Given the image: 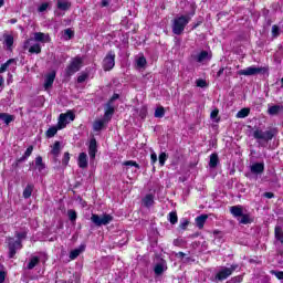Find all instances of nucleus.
<instances>
[{
  "mask_svg": "<svg viewBox=\"0 0 283 283\" xmlns=\"http://www.w3.org/2000/svg\"><path fill=\"white\" fill-rule=\"evenodd\" d=\"M252 136L259 143V145H261V147H264V143H269L270 140H273L275 136H277V129L270 128L268 130H262L260 127H254Z\"/></svg>",
  "mask_w": 283,
  "mask_h": 283,
  "instance_id": "nucleus-1",
  "label": "nucleus"
},
{
  "mask_svg": "<svg viewBox=\"0 0 283 283\" xmlns=\"http://www.w3.org/2000/svg\"><path fill=\"white\" fill-rule=\"evenodd\" d=\"M189 21H191L190 15H180L172 20V33L177 36H180L182 32H185V28L189 25Z\"/></svg>",
  "mask_w": 283,
  "mask_h": 283,
  "instance_id": "nucleus-2",
  "label": "nucleus"
},
{
  "mask_svg": "<svg viewBox=\"0 0 283 283\" xmlns=\"http://www.w3.org/2000/svg\"><path fill=\"white\" fill-rule=\"evenodd\" d=\"M83 67V57L75 56L71 60V63L65 69V75L66 76H74L76 72H80Z\"/></svg>",
  "mask_w": 283,
  "mask_h": 283,
  "instance_id": "nucleus-3",
  "label": "nucleus"
},
{
  "mask_svg": "<svg viewBox=\"0 0 283 283\" xmlns=\"http://www.w3.org/2000/svg\"><path fill=\"white\" fill-rule=\"evenodd\" d=\"M7 247L9 249V259L12 260L17 255L18 251L23 249V243L21 241H17V239L12 237H8L6 239Z\"/></svg>",
  "mask_w": 283,
  "mask_h": 283,
  "instance_id": "nucleus-4",
  "label": "nucleus"
},
{
  "mask_svg": "<svg viewBox=\"0 0 283 283\" xmlns=\"http://www.w3.org/2000/svg\"><path fill=\"white\" fill-rule=\"evenodd\" d=\"M112 220H114V217H112V214H103V216H98V214H92L91 216V221L93 222V224L95 227H105L107 224H109V222H112Z\"/></svg>",
  "mask_w": 283,
  "mask_h": 283,
  "instance_id": "nucleus-5",
  "label": "nucleus"
},
{
  "mask_svg": "<svg viewBox=\"0 0 283 283\" xmlns=\"http://www.w3.org/2000/svg\"><path fill=\"white\" fill-rule=\"evenodd\" d=\"M76 118V115L72 113V111H69L67 113H62L59 116V122H57V128L59 129H65L67 127L69 123L74 120Z\"/></svg>",
  "mask_w": 283,
  "mask_h": 283,
  "instance_id": "nucleus-6",
  "label": "nucleus"
},
{
  "mask_svg": "<svg viewBox=\"0 0 283 283\" xmlns=\"http://www.w3.org/2000/svg\"><path fill=\"white\" fill-rule=\"evenodd\" d=\"M115 65H116V53H114V51H109L103 60V70L105 72H109L111 70H114Z\"/></svg>",
  "mask_w": 283,
  "mask_h": 283,
  "instance_id": "nucleus-7",
  "label": "nucleus"
},
{
  "mask_svg": "<svg viewBox=\"0 0 283 283\" xmlns=\"http://www.w3.org/2000/svg\"><path fill=\"white\" fill-rule=\"evenodd\" d=\"M238 264H232L230 268H222L216 275V280L219 282H222L223 280H227L229 275H232L233 271H237Z\"/></svg>",
  "mask_w": 283,
  "mask_h": 283,
  "instance_id": "nucleus-8",
  "label": "nucleus"
},
{
  "mask_svg": "<svg viewBox=\"0 0 283 283\" xmlns=\"http://www.w3.org/2000/svg\"><path fill=\"white\" fill-rule=\"evenodd\" d=\"M238 74L239 76H258V74H262V67L249 66L238 71Z\"/></svg>",
  "mask_w": 283,
  "mask_h": 283,
  "instance_id": "nucleus-9",
  "label": "nucleus"
},
{
  "mask_svg": "<svg viewBox=\"0 0 283 283\" xmlns=\"http://www.w3.org/2000/svg\"><path fill=\"white\" fill-rule=\"evenodd\" d=\"M250 174L255 176V178H258V176H262V174H264V161L252 164L250 166Z\"/></svg>",
  "mask_w": 283,
  "mask_h": 283,
  "instance_id": "nucleus-10",
  "label": "nucleus"
},
{
  "mask_svg": "<svg viewBox=\"0 0 283 283\" xmlns=\"http://www.w3.org/2000/svg\"><path fill=\"white\" fill-rule=\"evenodd\" d=\"M32 39H29L24 42V50H29L30 54H41V44L35 43L30 46Z\"/></svg>",
  "mask_w": 283,
  "mask_h": 283,
  "instance_id": "nucleus-11",
  "label": "nucleus"
},
{
  "mask_svg": "<svg viewBox=\"0 0 283 283\" xmlns=\"http://www.w3.org/2000/svg\"><path fill=\"white\" fill-rule=\"evenodd\" d=\"M167 271V261L164 259L160 260V262L156 263L154 266V273L155 275H163Z\"/></svg>",
  "mask_w": 283,
  "mask_h": 283,
  "instance_id": "nucleus-12",
  "label": "nucleus"
},
{
  "mask_svg": "<svg viewBox=\"0 0 283 283\" xmlns=\"http://www.w3.org/2000/svg\"><path fill=\"white\" fill-rule=\"evenodd\" d=\"M33 40L38 43H50V34L43 32H35Z\"/></svg>",
  "mask_w": 283,
  "mask_h": 283,
  "instance_id": "nucleus-13",
  "label": "nucleus"
},
{
  "mask_svg": "<svg viewBox=\"0 0 283 283\" xmlns=\"http://www.w3.org/2000/svg\"><path fill=\"white\" fill-rule=\"evenodd\" d=\"M96 151H98V148L96 146V138L91 139L90 146H88V155L91 160H94L96 158Z\"/></svg>",
  "mask_w": 283,
  "mask_h": 283,
  "instance_id": "nucleus-14",
  "label": "nucleus"
},
{
  "mask_svg": "<svg viewBox=\"0 0 283 283\" xmlns=\"http://www.w3.org/2000/svg\"><path fill=\"white\" fill-rule=\"evenodd\" d=\"M230 213L233 216V218H241V216L244 214V207L238 205L230 207Z\"/></svg>",
  "mask_w": 283,
  "mask_h": 283,
  "instance_id": "nucleus-15",
  "label": "nucleus"
},
{
  "mask_svg": "<svg viewBox=\"0 0 283 283\" xmlns=\"http://www.w3.org/2000/svg\"><path fill=\"white\" fill-rule=\"evenodd\" d=\"M3 45H6L9 52H12V45H14V36L11 34H3Z\"/></svg>",
  "mask_w": 283,
  "mask_h": 283,
  "instance_id": "nucleus-16",
  "label": "nucleus"
},
{
  "mask_svg": "<svg viewBox=\"0 0 283 283\" xmlns=\"http://www.w3.org/2000/svg\"><path fill=\"white\" fill-rule=\"evenodd\" d=\"M57 10H62L63 12H67L70 8H72V2L69 0H57L56 2Z\"/></svg>",
  "mask_w": 283,
  "mask_h": 283,
  "instance_id": "nucleus-17",
  "label": "nucleus"
},
{
  "mask_svg": "<svg viewBox=\"0 0 283 283\" xmlns=\"http://www.w3.org/2000/svg\"><path fill=\"white\" fill-rule=\"evenodd\" d=\"M77 165L80 169H87V154L81 153L78 155Z\"/></svg>",
  "mask_w": 283,
  "mask_h": 283,
  "instance_id": "nucleus-18",
  "label": "nucleus"
},
{
  "mask_svg": "<svg viewBox=\"0 0 283 283\" xmlns=\"http://www.w3.org/2000/svg\"><path fill=\"white\" fill-rule=\"evenodd\" d=\"M54 78H56L55 72H52L46 75V77L44 80V88L45 90H50V87H52V85H54Z\"/></svg>",
  "mask_w": 283,
  "mask_h": 283,
  "instance_id": "nucleus-19",
  "label": "nucleus"
},
{
  "mask_svg": "<svg viewBox=\"0 0 283 283\" xmlns=\"http://www.w3.org/2000/svg\"><path fill=\"white\" fill-rule=\"evenodd\" d=\"M282 109H283V105H271V104H269L268 114L270 116H277V114H280V112H282Z\"/></svg>",
  "mask_w": 283,
  "mask_h": 283,
  "instance_id": "nucleus-20",
  "label": "nucleus"
},
{
  "mask_svg": "<svg viewBox=\"0 0 283 283\" xmlns=\"http://www.w3.org/2000/svg\"><path fill=\"white\" fill-rule=\"evenodd\" d=\"M51 154L54 157V160H56V158L59 156H61V142H55L53 144L52 149H51Z\"/></svg>",
  "mask_w": 283,
  "mask_h": 283,
  "instance_id": "nucleus-21",
  "label": "nucleus"
},
{
  "mask_svg": "<svg viewBox=\"0 0 283 283\" xmlns=\"http://www.w3.org/2000/svg\"><path fill=\"white\" fill-rule=\"evenodd\" d=\"M83 251H85V245H81L80 248L72 250L69 255L70 260H76V258H78Z\"/></svg>",
  "mask_w": 283,
  "mask_h": 283,
  "instance_id": "nucleus-22",
  "label": "nucleus"
},
{
  "mask_svg": "<svg viewBox=\"0 0 283 283\" xmlns=\"http://www.w3.org/2000/svg\"><path fill=\"white\" fill-rule=\"evenodd\" d=\"M274 238L277 240V242H281L283 244V229L280 226H276L274 228Z\"/></svg>",
  "mask_w": 283,
  "mask_h": 283,
  "instance_id": "nucleus-23",
  "label": "nucleus"
},
{
  "mask_svg": "<svg viewBox=\"0 0 283 283\" xmlns=\"http://www.w3.org/2000/svg\"><path fill=\"white\" fill-rule=\"evenodd\" d=\"M0 119L3 120L6 125H10L14 122V115H10L8 113H0Z\"/></svg>",
  "mask_w": 283,
  "mask_h": 283,
  "instance_id": "nucleus-24",
  "label": "nucleus"
},
{
  "mask_svg": "<svg viewBox=\"0 0 283 283\" xmlns=\"http://www.w3.org/2000/svg\"><path fill=\"white\" fill-rule=\"evenodd\" d=\"M208 218H209V216H207V214H201V216H199V217H197V218L195 219V222H196L198 229H202V228L205 227V222H207V219H208Z\"/></svg>",
  "mask_w": 283,
  "mask_h": 283,
  "instance_id": "nucleus-25",
  "label": "nucleus"
},
{
  "mask_svg": "<svg viewBox=\"0 0 283 283\" xmlns=\"http://www.w3.org/2000/svg\"><path fill=\"white\" fill-rule=\"evenodd\" d=\"M32 191H34V185L29 184L27 185V187L24 188L22 196L25 200H28V198H30L32 196Z\"/></svg>",
  "mask_w": 283,
  "mask_h": 283,
  "instance_id": "nucleus-26",
  "label": "nucleus"
},
{
  "mask_svg": "<svg viewBox=\"0 0 283 283\" xmlns=\"http://www.w3.org/2000/svg\"><path fill=\"white\" fill-rule=\"evenodd\" d=\"M195 59H196L197 63H203V61H207L211 57L209 56V52L201 51L198 55H196Z\"/></svg>",
  "mask_w": 283,
  "mask_h": 283,
  "instance_id": "nucleus-27",
  "label": "nucleus"
},
{
  "mask_svg": "<svg viewBox=\"0 0 283 283\" xmlns=\"http://www.w3.org/2000/svg\"><path fill=\"white\" fill-rule=\"evenodd\" d=\"M218 163H220L218 158V154H211L210 161H209L210 169H216V167H218Z\"/></svg>",
  "mask_w": 283,
  "mask_h": 283,
  "instance_id": "nucleus-28",
  "label": "nucleus"
},
{
  "mask_svg": "<svg viewBox=\"0 0 283 283\" xmlns=\"http://www.w3.org/2000/svg\"><path fill=\"white\" fill-rule=\"evenodd\" d=\"M112 116H114V106L112 104H107V108L104 113L105 120H112Z\"/></svg>",
  "mask_w": 283,
  "mask_h": 283,
  "instance_id": "nucleus-29",
  "label": "nucleus"
},
{
  "mask_svg": "<svg viewBox=\"0 0 283 283\" xmlns=\"http://www.w3.org/2000/svg\"><path fill=\"white\" fill-rule=\"evenodd\" d=\"M39 262H41V259L39 256H32L27 265V269L29 271H32V269H34V266H36Z\"/></svg>",
  "mask_w": 283,
  "mask_h": 283,
  "instance_id": "nucleus-30",
  "label": "nucleus"
},
{
  "mask_svg": "<svg viewBox=\"0 0 283 283\" xmlns=\"http://www.w3.org/2000/svg\"><path fill=\"white\" fill-rule=\"evenodd\" d=\"M35 169H38V171H43V169H45V164L43 163V157L38 156L35 158Z\"/></svg>",
  "mask_w": 283,
  "mask_h": 283,
  "instance_id": "nucleus-31",
  "label": "nucleus"
},
{
  "mask_svg": "<svg viewBox=\"0 0 283 283\" xmlns=\"http://www.w3.org/2000/svg\"><path fill=\"white\" fill-rule=\"evenodd\" d=\"M144 207H151L154 205V195L148 193L143 199Z\"/></svg>",
  "mask_w": 283,
  "mask_h": 283,
  "instance_id": "nucleus-32",
  "label": "nucleus"
},
{
  "mask_svg": "<svg viewBox=\"0 0 283 283\" xmlns=\"http://www.w3.org/2000/svg\"><path fill=\"white\" fill-rule=\"evenodd\" d=\"M239 222L240 224H251V222H253V219L251 218L250 213H243Z\"/></svg>",
  "mask_w": 283,
  "mask_h": 283,
  "instance_id": "nucleus-33",
  "label": "nucleus"
},
{
  "mask_svg": "<svg viewBox=\"0 0 283 283\" xmlns=\"http://www.w3.org/2000/svg\"><path fill=\"white\" fill-rule=\"evenodd\" d=\"M12 63L17 64V60L10 59L6 63L1 64L0 74H3V72H6V70H8V67H10V65H12Z\"/></svg>",
  "mask_w": 283,
  "mask_h": 283,
  "instance_id": "nucleus-34",
  "label": "nucleus"
},
{
  "mask_svg": "<svg viewBox=\"0 0 283 283\" xmlns=\"http://www.w3.org/2000/svg\"><path fill=\"white\" fill-rule=\"evenodd\" d=\"M59 126H52L46 130V138H54L59 132Z\"/></svg>",
  "mask_w": 283,
  "mask_h": 283,
  "instance_id": "nucleus-35",
  "label": "nucleus"
},
{
  "mask_svg": "<svg viewBox=\"0 0 283 283\" xmlns=\"http://www.w3.org/2000/svg\"><path fill=\"white\" fill-rule=\"evenodd\" d=\"M251 114V108H242L237 113V118H247Z\"/></svg>",
  "mask_w": 283,
  "mask_h": 283,
  "instance_id": "nucleus-36",
  "label": "nucleus"
},
{
  "mask_svg": "<svg viewBox=\"0 0 283 283\" xmlns=\"http://www.w3.org/2000/svg\"><path fill=\"white\" fill-rule=\"evenodd\" d=\"M168 221L170 222V224H176L178 222V213L176 211L169 212Z\"/></svg>",
  "mask_w": 283,
  "mask_h": 283,
  "instance_id": "nucleus-37",
  "label": "nucleus"
},
{
  "mask_svg": "<svg viewBox=\"0 0 283 283\" xmlns=\"http://www.w3.org/2000/svg\"><path fill=\"white\" fill-rule=\"evenodd\" d=\"M15 238H17L15 241L22 244L23 240L28 238V232H15Z\"/></svg>",
  "mask_w": 283,
  "mask_h": 283,
  "instance_id": "nucleus-38",
  "label": "nucleus"
},
{
  "mask_svg": "<svg viewBox=\"0 0 283 283\" xmlns=\"http://www.w3.org/2000/svg\"><path fill=\"white\" fill-rule=\"evenodd\" d=\"M165 116V107L159 106L155 109V118H163Z\"/></svg>",
  "mask_w": 283,
  "mask_h": 283,
  "instance_id": "nucleus-39",
  "label": "nucleus"
},
{
  "mask_svg": "<svg viewBox=\"0 0 283 283\" xmlns=\"http://www.w3.org/2000/svg\"><path fill=\"white\" fill-rule=\"evenodd\" d=\"M104 126H105V122L97 120L93 124V129L94 132H101V129H103Z\"/></svg>",
  "mask_w": 283,
  "mask_h": 283,
  "instance_id": "nucleus-40",
  "label": "nucleus"
},
{
  "mask_svg": "<svg viewBox=\"0 0 283 283\" xmlns=\"http://www.w3.org/2000/svg\"><path fill=\"white\" fill-rule=\"evenodd\" d=\"M67 216L71 222H76V219L78 218V214L75 212V210H72V209L67 211Z\"/></svg>",
  "mask_w": 283,
  "mask_h": 283,
  "instance_id": "nucleus-41",
  "label": "nucleus"
},
{
  "mask_svg": "<svg viewBox=\"0 0 283 283\" xmlns=\"http://www.w3.org/2000/svg\"><path fill=\"white\" fill-rule=\"evenodd\" d=\"M136 65L137 67H145V65H147V59H145L144 55L139 56L136 60Z\"/></svg>",
  "mask_w": 283,
  "mask_h": 283,
  "instance_id": "nucleus-42",
  "label": "nucleus"
},
{
  "mask_svg": "<svg viewBox=\"0 0 283 283\" xmlns=\"http://www.w3.org/2000/svg\"><path fill=\"white\" fill-rule=\"evenodd\" d=\"M124 167H135L136 169H140V165L134 160H127L123 163Z\"/></svg>",
  "mask_w": 283,
  "mask_h": 283,
  "instance_id": "nucleus-43",
  "label": "nucleus"
},
{
  "mask_svg": "<svg viewBox=\"0 0 283 283\" xmlns=\"http://www.w3.org/2000/svg\"><path fill=\"white\" fill-rule=\"evenodd\" d=\"M139 118L145 119L147 118V106H142L139 111H137Z\"/></svg>",
  "mask_w": 283,
  "mask_h": 283,
  "instance_id": "nucleus-44",
  "label": "nucleus"
},
{
  "mask_svg": "<svg viewBox=\"0 0 283 283\" xmlns=\"http://www.w3.org/2000/svg\"><path fill=\"white\" fill-rule=\"evenodd\" d=\"M74 38V31H72V29H66L64 30V39L66 41H70V39Z\"/></svg>",
  "mask_w": 283,
  "mask_h": 283,
  "instance_id": "nucleus-45",
  "label": "nucleus"
},
{
  "mask_svg": "<svg viewBox=\"0 0 283 283\" xmlns=\"http://www.w3.org/2000/svg\"><path fill=\"white\" fill-rule=\"evenodd\" d=\"M167 153L159 154V165L160 167H165V163H167Z\"/></svg>",
  "mask_w": 283,
  "mask_h": 283,
  "instance_id": "nucleus-46",
  "label": "nucleus"
},
{
  "mask_svg": "<svg viewBox=\"0 0 283 283\" xmlns=\"http://www.w3.org/2000/svg\"><path fill=\"white\" fill-rule=\"evenodd\" d=\"M271 275H274L277 280H283V271L280 270H271Z\"/></svg>",
  "mask_w": 283,
  "mask_h": 283,
  "instance_id": "nucleus-47",
  "label": "nucleus"
},
{
  "mask_svg": "<svg viewBox=\"0 0 283 283\" xmlns=\"http://www.w3.org/2000/svg\"><path fill=\"white\" fill-rule=\"evenodd\" d=\"M88 77H90V74L82 73L80 76H77V83H85Z\"/></svg>",
  "mask_w": 283,
  "mask_h": 283,
  "instance_id": "nucleus-48",
  "label": "nucleus"
},
{
  "mask_svg": "<svg viewBox=\"0 0 283 283\" xmlns=\"http://www.w3.org/2000/svg\"><path fill=\"white\" fill-rule=\"evenodd\" d=\"M272 36L274 39H277V36H280V27H277L275 24L272 27Z\"/></svg>",
  "mask_w": 283,
  "mask_h": 283,
  "instance_id": "nucleus-49",
  "label": "nucleus"
},
{
  "mask_svg": "<svg viewBox=\"0 0 283 283\" xmlns=\"http://www.w3.org/2000/svg\"><path fill=\"white\" fill-rule=\"evenodd\" d=\"M48 8H50V3L43 2L42 4L39 6L38 12H45V10H48Z\"/></svg>",
  "mask_w": 283,
  "mask_h": 283,
  "instance_id": "nucleus-50",
  "label": "nucleus"
},
{
  "mask_svg": "<svg viewBox=\"0 0 283 283\" xmlns=\"http://www.w3.org/2000/svg\"><path fill=\"white\" fill-rule=\"evenodd\" d=\"M187 227H189V220L182 219L179 223V229H182V231H185V229H187Z\"/></svg>",
  "mask_w": 283,
  "mask_h": 283,
  "instance_id": "nucleus-51",
  "label": "nucleus"
},
{
  "mask_svg": "<svg viewBox=\"0 0 283 283\" xmlns=\"http://www.w3.org/2000/svg\"><path fill=\"white\" fill-rule=\"evenodd\" d=\"M70 164V153H64L62 165L67 166Z\"/></svg>",
  "mask_w": 283,
  "mask_h": 283,
  "instance_id": "nucleus-52",
  "label": "nucleus"
},
{
  "mask_svg": "<svg viewBox=\"0 0 283 283\" xmlns=\"http://www.w3.org/2000/svg\"><path fill=\"white\" fill-rule=\"evenodd\" d=\"M197 87H207V81L199 78L196 81Z\"/></svg>",
  "mask_w": 283,
  "mask_h": 283,
  "instance_id": "nucleus-53",
  "label": "nucleus"
},
{
  "mask_svg": "<svg viewBox=\"0 0 283 283\" xmlns=\"http://www.w3.org/2000/svg\"><path fill=\"white\" fill-rule=\"evenodd\" d=\"M32 151H34V147L33 146H29L24 153V156L27 158H30L32 156Z\"/></svg>",
  "mask_w": 283,
  "mask_h": 283,
  "instance_id": "nucleus-54",
  "label": "nucleus"
},
{
  "mask_svg": "<svg viewBox=\"0 0 283 283\" xmlns=\"http://www.w3.org/2000/svg\"><path fill=\"white\" fill-rule=\"evenodd\" d=\"M150 163L151 165H155V163H158V155H156V153H151Z\"/></svg>",
  "mask_w": 283,
  "mask_h": 283,
  "instance_id": "nucleus-55",
  "label": "nucleus"
},
{
  "mask_svg": "<svg viewBox=\"0 0 283 283\" xmlns=\"http://www.w3.org/2000/svg\"><path fill=\"white\" fill-rule=\"evenodd\" d=\"M118 98H120V95L114 93L113 96L111 97L108 104L112 105V103H114V101H118Z\"/></svg>",
  "mask_w": 283,
  "mask_h": 283,
  "instance_id": "nucleus-56",
  "label": "nucleus"
},
{
  "mask_svg": "<svg viewBox=\"0 0 283 283\" xmlns=\"http://www.w3.org/2000/svg\"><path fill=\"white\" fill-rule=\"evenodd\" d=\"M264 198H268L271 200V198H275V195L273 192H264L263 193Z\"/></svg>",
  "mask_w": 283,
  "mask_h": 283,
  "instance_id": "nucleus-57",
  "label": "nucleus"
},
{
  "mask_svg": "<svg viewBox=\"0 0 283 283\" xmlns=\"http://www.w3.org/2000/svg\"><path fill=\"white\" fill-rule=\"evenodd\" d=\"M6 282V273L3 271H0V283Z\"/></svg>",
  "mask_w": 283,
  "mask_h": 283,
  "instance_id": "nucleus-58",
  "label": "nucleus"
},
{
  "mask_svg": "<svg viewBox=\"0 0 283 283\" xmlns=\"http://www.w3.org/2000/svg\"><path fill=\"white\" fill-rule=\"evenodd\" d=\"M218 113H219L218 109L212 111L210 114V118H212V119L218 118Z\"/></svg>",
  "mask_w": 283,
  "mask_h": 283,
  "instance_id": "nucleus-59",
  "label": "nucleus"
},
{
  "mask_svg": "<svg viewBox=\"0 0 283 283\" xmlns=\"http://www.w3.org/2000/svg\"><path fill=\"white\" fill-rule=\"evenodd\" d=\"M224 74V67H221L218 72H217V78H220V76H222Z\"/></svg>",
  "mask_w": 283,
  "mask_h": 283,
  "instance_id": "nucleus-60",
  "label": "nucleus"
},
{
  "mask_svg": "<svg viewBox=\"0 0 283 283\" xmlns=\"http://www.w3.org/2000/svg\"><path fill=\"white\" fill-rule=\"evenodd\" d=\"M175 255L176 258H179L180 260H182V258H185V255L187 254H185V252H177Z\"/></svg>",
  "mask_w": 283,
  "mask_h": 283,
  "instance_id": "nucleus-61",
  "label": "nucleus"
},
{
  "mask_svg": "<svg viewBox=\"0 0 283 283\" xmlns=\"http://www.w3.org/2000/svg\"><path fill=\"white\" fill-rule=\"evenodd\" d=\"M107 6H109V1L108 0H102V8H107Z\"/></svg>",
  "mask_w": 283,
  "mask_h": 283,
  "instance_id": "nucleus-62",
  "label": "nucleus"
},
{
  "mask_svg": "<svg viewBox=\"0 0 283 283\" xmlns=\"http://www.w3.org/2000/svg\"><path fill=\"white\" fill-rule=\"evenodd\" d=\"M198 25H202V20H199L197 23H195L192 25V30H196V28H198Z\"/></svg>",
  "mask_w": 283,
  "mask_h": 283,
  "instance_id": "nucleus-63",
  "label": "nucleus"
},
{
  "mask_svg": "<svg viewBox=\"0 0 283 283\" xmlns=\"http://www.w3.org/2000/svg\"><path fill=\"white\" fill-rule=\"evenodd\" d=\"M233 282H242V276H235L232 279Z\"/></svg>",
  "mask_w": 283,
  "mask_h": 283,
  "instance_id": "nucleus-64",
  "label": "nucleus"
}]
</instances>
